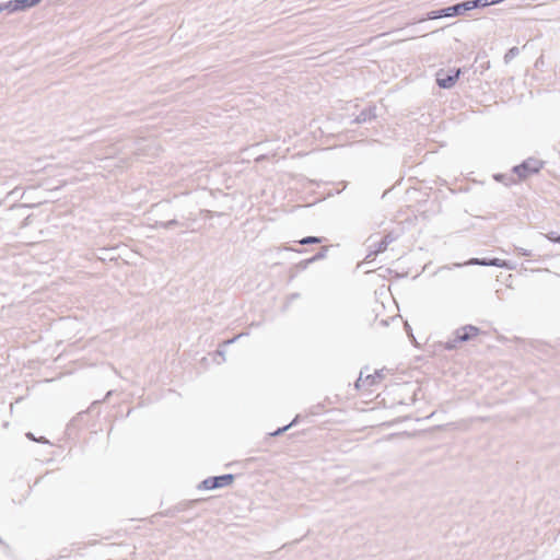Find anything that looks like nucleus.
Masks as SVG:
<instances>
[{"label": "nucleus", "instance_id": "nucleus-1", "mask_svg": "<svg viewBox=\"0 0 560 560\" xmlns=\"http://www.w3.org/2000/svg\"><path fill=\"white\" fill-rule=\"evenodd\" d=\"M233 480L234 476L232 474H226L217 477H209L202 481L201 486L206 490H213L217 488L226 487L231 485Z\"/></svg>", "mask_w": 560, "mask_h": 560}, {"label": "nucleus", "instance_id": "nucleus-2", "mask_svg": "<svg viewBox=\"0 0 560 560\" xmlns=\"http://www.w3.org/2000/svg\"><path fill=\"white\" fill-rule=\"evenodd\" d=\"M541 162L535 159H528L521 165H517L513 171L521 177L525 178L530 174L537 173L541 168Z\"/></svg>", "mask_w": 560, "mask_h": 560}, {"label": "nucleus", "instance_id": "nucleus-3", "mask_svg": "<svg viewBox=\"0 0 560 560\" xmlns=\"http://www.w3.org/2000/svg\"><path fill=\"white\" fill-rule=\"evenodd\" d=\"M394 241V237L390 234L385 235L380 242H372L370 238L369 253L365 259H370L377 254L384 252L387 246Z\"/></svg>", "mask_w": 560, "mask_h": 560}, {"label": "nucleus", "instance_id": "nucleus-4", "mask_svg": "<svg viewBox=\"0 0 560 560\" xmlns=\"http://www.w3.org/2000/svg\"><path fill=\"white\" fill-rule=\"evenodd\" d=\"M459 74V69L453 71L452 73H446L443 70H441L436 74V83L442 89H451L455 85Z\"/></svg>", "mask_w": 560, "mask_h": 560}, {"label": "nucleus", "instance_id": "nucleus-5", "mask_svg": "<svg viewBox=\"0 0 560 560\" xmlns=\"http://www.w3.org/2000/svg\"><path fill=\"white\" fill-rule=\"evenodd\" d=\"M467 264L468 265H480V266H494V267L505 268L509 270L514 269V266L510 261L502 260L499 258H493V259H489V260L472 258Z\"/></svg>", "mask_w": 560, "mask_h": 560}, {"label": "nucleus", "instance_id": "nucleus-6", "mask_svg": "<svg viewBox=\"0 0 560 560\" xmlns=\"http://www.w3.org/2000/svg\"><path fill=\"white\" fill-rule=\"evenodd\" d=\"M383 377V371H375L374 374H369L365 377H363V373H360L359 378L355 382V387H370L376 384L381 378Z\"/></svg>", "mask_w": 560, "mask_h": 560}, {"label": "nucleus", "instance_id": "nucleus-7", "mask_svg": "<svg viewBox=\"0 0 560 560\" xmlns=\"http://www.w3.org/2000/svg\"><path fill=\"white\" fill-rule=\"evenodd\" d=\"M479 332V328L472 325L464 326L456 330V339L455 341H468L474 336H477Z\"/></svg>", "mask_w": 560, "mask_h": 560}, {"label": "nucleus", "instance_id": "nucleus-8", "mask_svg": "<svg viewBox=\"0 0 560 560\" xmlns=\"http://www.w3.org/2000/svg\"><path fill=\"white\" fill-rule=\"evenodd\" d=\"M445 10H446V12H444L445 16L453 18V16L462 15L465 12L469 11V5H468V2L465 1V2L454 4L452 7H447V8H445Z\"/></svg>", "mask_w": 560, "mask_h": 560}, {"label": "nucleus", "instance_id": "nucleus-9", "mask_svg": "<svg viewBox=\"0 0 560 560\" xmlns=\"http://www.w3.org/2000/svg\"><path fill=\"white\" fill-rule=\"evenodd\" d=\"M40 0H16L13 10L23 11L37 4Z\"/></svg>", "mask_w": 560, "mask_h": 560}, {"label": "nucleus", "instance_id": "nucleus-10", "mask_svg": "<svg viewBox=\"0 0 560 560\" xmlns=\"http://www.w3.org/2000/svg\"><path fill=\"white\" fill-rule=\"evenodd\" d=\"M469 11L476 8L488 7V0H468Z\"/></svg>", "mask_w": 560, "mask_h": 560}, {"label": "nucleus", "instance_id": "nucleus-11", "mask_svg": "<svg viewBox=\"0 0 560 560\" xmlns=\"http://www.w3.org/2000/svg\"><path fill=\"white\" fill-rule=\"evenodd\" d=\"M520 50L517 47L510 48L504 55V62L509 63L512 59H514L518 55Z\"/></svg>", "mask_w": 560, "mask_h": 560}, {"label": "nucleus", "instance_id": "nucleus-12", "mask_svg": "<svg viewBox=\"0 0 560 560\" xmlns=\"http://www.w3.org/2000/svg\"><path fill=\"white\" fill-rule=\"evenodd\" d=\"M444 12H446L445 8L441 10L431 11L427 14L428 19L435 20L440 18H446Z\"/></svg>", "mask_w": 560, "mask_h": 560}, {"label": "nucleus", "instance_id": "nucleus-13", "mask_svg": "<svg viewBox=\"0 0 560 560\" xmlns=\"http://www.w3.org/2000/svg\"><path fill=\"white\" fill-rule=\"evenodd\" d=\"M322 240L319 237H316V236H307V237H304L300 241V244L302 245H308V244H317V243H320Z\"/></svg>", "mask_w": 560, "mask_h": 560}, {"label": "nucleus", "instance_id": "nucleus-14", "mask_svg": "<svg viewBox=\"0 0 560 560\" xmlns=\"http://www.w3.org/2000/svg\"><path fill=\"white\" fill-rule=\"evenodd\" d=\"M15 3H16V0L9 1V2H7V3H2V4H0V12H2V11H4V10H7V11H9V12H15L16 10H13V8H15V7H14V4H15Z\"/></svg>", "mask_w": 560, "mask_h": 560}, {"label": "nucleus", "instance_id": "nucleus-15", "mask_svg": "<svg viewBox=\"0 0 560 560\" xmlns=\"http://www.w3.org/2000/svg\"><path fill=\"white\" fill-rule=\"evenodd\" d=\"M545 236L551 242L560 243V235L557 232H550Z\"/></svg>", "mask_w": 560, "mask_h": 560}, {"label": "nucleus", "instance_id": "nucleus-16", "mask_svg": "<svg viewBox=\"0 0 560 560\" xmlns=\"http://www.w3.org/2000/svg\"><path fill=\"white\" fill-rule=\"evenodd\" d=\"M515 250H516L520 255H522V256H524V257H530V256H532V250H529V249H526V248H523V247H517V246H515Z\"/></svg>", "mask_w": 560, "mask_h": 560}, {"label": "nucleus", "instance_id": "nucleus-17", "mask_svg": "<svg viewBox=\"0 0 560 560\" xmlns=\"http://www.w3.org/2000/svg\"><path fill=\"white\" fill-rule=\"evenodd\" d=\"M244 335H245V334H238V335H237V336H235L234 338L223 341L222 347H226V346H229V345L234 343L238 338H241V337H242V336H244Z\"/></svg>", "mask_w": 560, "mask_h": 560}, {"label": "nucleus", "instance_id": "nucleus-18", "mask_svg": "<svg viewBox=\"0 0 560 560\" xmlns=\"http://www.w3.org/2000/svg\"><path fill=\"white\" fill-rule=\"evenodd\" d=\"M293 423L294 421L288 425H284L283 428L278 429L276 432L272 433V435H280L281 433L287 431Z\"/></svg>", "mask_w": 560, "mask_h": 560}, {"label": "nucleus", "instance_id": "nucleus-19", "mask_svg": "<svg viewBox=\"0 0 560 560\" xmlns=\"http://www.w3.org/2000/svg\"><path fill=\"white\" fill-rule=\"evenodd\" d=\"M325 252H326V248H324L320 253H318L317 255H315L313 258H311L308 261H315L317 259H322L325 257Z\"/></svg>", "mask_w": 560, "mask_h": 560}, {"label": "nucleus", "instance_id": "nucleus-20", "mask_svg": "<svg viewBox=\"0 0 560 560\" xmlns=\"http://www.w3.org/2000/svg\"><path fill=\"white\" fill-rule=\"evenodd\" d=\"M162 225L165 229H170V228H172L174 225H177V221L176 220H170L167 222L162 223Z\"/></svg>", "mask_w": 560, "mask_h": 560}, {"label": "nucleus", "instance_id": "nucleus-21", "mask_svg": "<svg viewBox=\"0 0 560 560\" xmlns=\"http://www.w3.org/2000/svg\"><path fill=\"white\" fill-rule=\"evenodd\" d=\"M502 1H503V0H488L489 5H490V4H497V3H500V2H502Z\"/></svg>", "mask_w": 560, "mask_h": 560}, {"label": "nucleus", "instance_id": "nucleus-22", "mask_svg": "<svg viewBox=\"0 0 560 560\" xmlns=\"http://www.w3.org/2000/svg\"><path fill=\"white\" fill-rule=\"evenodd\" d=\"M217 353H218L219 355H221V357L223 358V360H225V358H224V355H225L224 350L219 349V350L217 351Z\"/></svg>", "mask_w": 560, "mask_h": 560}, {"label": "nucleus", "instance_id": "nucleus-23", "mask_svg": "<svg viewBox=\"0 0 560 560\" xmlns=\"http://www.w3.org/2000/svg\"><path fill=\"white\" fill-rule=\"evenodd\" d=\"M26 435H27V438H30V439H32V440H34V439H35V438L33 436V434H32V433H27Z\"/></svg>", "mask_w": 560, "mask_h": 560}]
</instances>
